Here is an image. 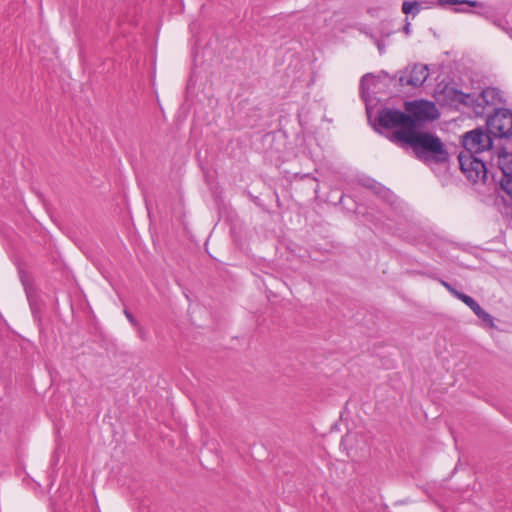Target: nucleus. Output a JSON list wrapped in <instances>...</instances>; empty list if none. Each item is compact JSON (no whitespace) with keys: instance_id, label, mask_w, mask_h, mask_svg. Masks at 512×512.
Segmentation results:
<instances>
[{"instance_id":"nucleus-20","label":"nucleus","mask_w":512,"mask_h":512,"mask_svg":"<svg viewBox=\"0 0 512 512\" xmlns=\"http://www.w3.org/2000/svg\"><path fill=\"white\" fill-rule=\"evenodd\" d=\"M442 285L456 298L458 294H461V292L457 291L455 288H453L449 283L442 281Z\"/></svg>"},{"instance_id":"nucleus-10","label":"nucleus","mask_w":512,"mask_h":512,"mask_svg":"<svg viewBox=\"0 0 512 512\" xmlns=\"http://www.w3.org/2000/svg\"><path fill=\"white\" fill-rule=\"evenodd\" d=\"M498 167L503 174L502 178H512V153L501 151L498 155Z\"/></svg>"},{"instance_id":"nucleus-19","label":"nucleus","mask_w":512,"mask_h":512,"mask_svg":"<svg viewBox=\"0 0 512 512\" xmlns=\"http://www.w3.org/2000/svg\"><path fill=\"white\" fill-rule=\"evenodd\" d=\"M437 4L442 7L447 5H461V0H437Z\"/></svg>"},{"instance_id":"nucleus-17","label":"nucleus","mask_w":512,"mask_h":512,"mask_svg":"<svg viewBox=\"0 0 512 512\" xmlns=\"http://www.w3.org/2000/svg\"><path fill=\"white\" fill-rule=\"evenodd\" d=\"M483 322H485L488 326L494 327L493 317L486 312L484 309L477 315Z\"/></svg>"},{"instance_id":"nucleus-9","label":"nucleus","mask_w":512,"mask_h":512,"mask_svg":"<svg viewBox=\"0 0 512 512\" xmlns=\"http://www.w3.org/2000/svg\"><path fill=\"white\" fill-rule=\"evenodd\" d=\"M454 12H456V13H472V11L462 9V8H455ZM473 14H476L480 17H483V18L491 21L493 25L500 28L502 31L507 33L512 38V29L507 27L501 19L493 17V15L491 14V12L489 10L473 11Z\"/></svg>"},{"instance_id":"nucleus-23","label":"nucleus","mask_w":512,"mask_h":512,"mask_svg":"<svg viewBox=\"0 0 512 512\" xmlns=\"http://www.w3.org/2000/svg\"><path fill=\"white\" fill-rule=\"evenodd\" d=\"M482 309H483V308H482L478 303H476V306H473V307L471 308V310H472L476 315H478V314L482 311Z\"/></svg>"},{"instance_id":"nucleus-3","label":"nucleus","mask_w":512,"mask_h":512,"mask_svg":"<svg viewBox=\"0 0 512 512\" xmlns=\"http://www.w3.org/2000/svg\"><path fill=\"white\" fill-rule=\"evenodd\" d=\"M488 132L498 138L512 136V111L509 109H497L487 118Z\"/></svg>"},{"instance_id":"nucleus-18","label":"nucleus","mask_w":512,"mask_h":512,"mask_svg":"<svg viewBox=\"0 0 512 512\" xmlns=\"http://www.w3.org/2000/svg\"><path fill=\"white\" fill-rule=\"evenodd\" d=\"M461 4H465L470 7L480 8V9H482L481 11L489 10L484 3L478 2V1L461 0Z\"/></svg>"},{"instance_id":"nucleus-11","label":"nucleus","mask_w":512,"mask_h":512,"mask_svg":"<svg viewBox=\"0 0 512 512\" xmlns=\"http://www.w3.org/2000/svg\"><path fill=\"white\" fill-rule=\"evenodd\" d=\"M480 99L485 102L487 106H495L502 102V96L498 89L488 87L480 92Z\"/></svg>"},{"instance_id":"nucleus-1","label":"nucleus","mask_w":512,"mask_h":512,"mask_svg":"<svg viewBox=\"0 0 512 512\" xmlns=\"http://www.w3.org/2000/svg\"><path fill=\"white\" fill-rule=\"evenodd\" d=\"M390 140L400 146H410L420 160L435 163H444L448 160V152L443 142L432 133L414 129L396 130Z\"/></svg>"},{"instance_id":"nucleus-5","label":"nucleus","mask_w":512,"mask_h":512,"mask_svg":"<svg viewBox=\"0 0 512 512\" xmlns=\"http://www.w3.org/2000/svg\"><path fill=\"white\" fill-rule=\"evenodd\" d=\"M463 152L478 155L491 149V134L485 133L481 128L471 130L462 136Z\"/></svg>"},{"instance_id":"nucleus-24","label":"nucleus","mask_w":512,"mask_h":512,"mask_svg":"<svg viewBox=\"0 0 512 512\" xmlns=\"http://www.w3.org/2000/svg\"><path fill=\"white\" fill-rule=\"evenodd\" d=\"M404 31H405V33H406V34H409V33H410V24H409V23H407V24L405 25V27H404Z\"/></svg>"},{"instance_id":"nucleus-2","label":"nucleus","mask_w":512,"mask_h":512,"mask_svg":"<svg viewBox=\"0 0 512 512\" xmlns=\"http://www.w3.org/2000/svg\"><path fill=\"white\" fill-rule=\"evenodd\" d=\"M405 110L412 120L410 128L414 130H416L421 123L427 120H434L439 116L435 104L425 100L406 102Z\"/></svg>"},{"instance_id":"nucleus-7","label":"nucleus","mask_w":512,"mask_h":512,"mask_svg":"<svg viewBox=\"0 0 512 512\" xmlns=\"http://www.w3.org/2000/svg\"><path fill=\"white\" fill-rule=\"evenodd\" d=\"M377 120L379 125L384 128L401 127L399 130L411 129L412 120L410 116L399 110L384 108L379 111Z\"/></svg>"},{"instance_id":"nucleus-13","label":"nucleus","mask_w":512,"mask_h":512,"mask_svg":"<svg viewBox=\"0 0 512 512\" xmlns=\"http://www.w3.org/2000/svg\"><path fill=\"white\" fill-rule=\"evenodd\" d=\"M419 7H420V4L417 1H413V2L405 1L402 4V11L404 14H409V13H412L413 11H415V13H418Z\"/></svg>"},{"instance_id":"nucleus-15","label":"nucleus","mask_w":512,"mask_h":512,"mask_svg":"<svg viewBox=\"0 0 512 512\" xmlns=\"http://www.w3.org/2000/svg\"><path fill=\"white\" fill-rule=\"evenodd\" d=\"M457 299H459L463 303H465L470 309L473 306H476V303H477L472 297H470V296H468V295H466V294H464L462 292H461V294L457 295Z\"/></svg>"},{"instance_id":"nucleus-6","label":"nucleus","mask_w":512,"mask_h":512,"mask_svg":"<svg viewBox=\"0 0 512 512\" xmlns=\"http://www.w3.org/2000/svg\"><path fill=\"white\" fill-rule=\"evenodd\" d=\"M458 159L462 172L469 180L477 182L486 178V166L483 160L478 158L477 155L460 152Z\"/></svg>"},{"instance_id":"nucleus-16","label":"nucleus","mask_w":512,"mask_h":512,"mask_svg":"<svg viewBox=\"0 0 512 512\" xmlns=\"http://www.w3.org/2000/svg\"><path fill=\"white\" fill-rule=\"evenodd\" d=\"M457 299H459L463 303H465L470 309L473 306H476V303H477L472 297H470V296H468V295H466V294H464L462 292H461V294L457 295Z\"/></svg>"},{"instance_id":"nucleus-14","label":"nucleus","mask_w":512,"mask_h":512,"mask_svg":"<svg viewBox=\"0 0 512 512\" xmlns=\"http://www.w3.org/2000/svg\"><path fill=\"white\" fill-rule=\"evenodd\" d=\"M500 186L505 191V193L512 199V177L501 178Z\"/></svg>"},{"instance_id":"nucleus-12","label":"nucleus","mask_w":512,"mask_h":512,"mask_svg":"<svg viewBox=\"0 0 512 512\" xmlns=\"http://www.w3.org/2000/svg\"><path fill=\"white\" fill-rule=\"evenodd\" d=\"M21 282L24 286V289H25L27 298L30 302V305L33 307L35 305L36 295L33 292V288H32V285H31L28 277L26 275H24L23 273L21 274Z\"/></svg>"},{"instance_id":"nucleus-4","label":"nucleus","mask_w":512,"mask_h":512,"mask_svg":"<svg viewBox=\"0 0 512 512\" xmlns=\"http://www.w3.org/2000/svg\"><path fill=\"white\" fill-rule=\"evenodd\" d=\"M441 94L454 104H463L474 110L477 116L483 115L485 108L487 107L485 102L480 99V93L466 94L453 87H445Z\"/></svg>"},{"instance_id":"nucleus-21","label":"nucleus","mask_w":512,"mask_h":512,"mask_svg":"<svg viewBox=\"0 0 512 512\" xmlns=\"http://www.w3.org/2000/svg\"><path fill=\"white\" fill-rule=\"evenodd\" d=\"M373 80H374V77L372 75H368L367 74V75L363 76L362 79H361V88L364 89L365 86L368 83L372 82Z\"/></svg>"},{"instance_id":"nucleus-8","label":"nucleus","mask_w":512,"mask_h":512,"mask_svg":"<svg viewBox=\"0 0 512 512\" xmlns=\"http://www.w3.org/2000/svg\"><path fill=\"white\" fill-rule=\"evenodd\" d=\"M428 76V67L426 65L416 64L411 69L409 77L407 79L400 77L399 81L401 85L420 87L427 80Z\"/></svg>"},{"instance_id":"nucleus-22","label":"nucleus","mask_w":512,"mask_h":512,"mask_svg":"<svg viewBox=\"0 0 512 512\" xmlns=\"http://www.w3.org/2000/svg\"><path fill=\"white\" fill-rule=\"evenodd\" d=\"M124 314L132 325H134V326L138 325L136 318L128 310H124Z\"/></svg>"}]
</instances>
